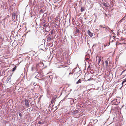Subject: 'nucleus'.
Returning <instances> with one entry per match:
<instances>
[{
	"mask_svg": "<svg viewBox=\"0 0 126 126\" xmlns=\"http://www.w3.org/2000/svg\"><path fill=\"white\" fill-rule=\"evenodd\" d=\"M12 18L13 21H16L17 20V17H16V14L15 13H13L12 14Z\"/></svg>",
	"mask_w": 126,
	"mask_h": 126,
	"instance_id": "1",
	"label": "nucleus"
},
{
	"mask_svg": "<svg viewBox=\"0 0 126 126\" xmlns=\"http://www.w3.org/2000/svg\"><path fill=\"white\" fill-rule=\"evenodd\" d=\"M25 104L27 107H29L30 105L28 100L27 99H25L24 100Z\"/></svg>",
	"mask_w": 126,
	"mask_h": 126,
	"instance_id": "2",
	"label": "nucleus"
},
{
	"mask_svg": "<svg viewBox=\"0 0 126 126\" xmlns=\"http://www.w3.org/2000/svg\"><path fill=\"white\" fill-rule=\"evenodd\" d=\"M49 36L48 35L47 36L46 38H47V42H50V41H51L53 39V37L52 36Z\"/></svg>",
	"mask_w": 126,
	"mask_h": 126,
	"instance_id": "3",
	"label": "nucleus"
},
{
	"mask_svg": "<svg viewBox=\"0 0 126 126\" xmlns=\"http://www.w3.org/2000/svg\"><path fill=\"white\" fill-rule=\"evenodd\" d=\"M87 33L88 35L91 37H92L93 35V33L91 32L89 30H88L87 31Z\"/></svg>",
	"mask_w": 126,
	"mask_h": 126,
	"instance_id": "4",
	"label": "nucleus"
},
{
	"mask_svg": "<svg viewBox=\"0 0 126 126\" xmlns=\"http://www.w3.org/2000/svg\"><path fill=\"white\" fill-rule=\"evenodd\" d=\"M102 4L104 6L106 7H108L109 5V3H107L103 2L102 3Z\"/></svg>",
	"mask_w": 126,
	"mask_h": 126,
	"instance_id": "5",
	"label": "nucleus"
},
{
	"mask_svg": "<svg viewBox=\"0 0 126 126\" xmlns=\"http://www.w3.org/2000/svg\"><path fill=\"white\" fill-rule=\"evenodd\" d=\"M98 64H99V63H100V62H101V59L103 58V57H101V56H98Z\"/></svg>",
	"mask_w": 126,
	"mask_h": 126,
	"instance_id": "6",
	"label": "nucleus"
},
{
	"mask_svg": "<svg viewBox=\"0 0 126 126\" xmlns=\"http://www.w3.org/2000/svg\"><path fill=\"white\" fill-rule=\"evenodd\" d=\"M106 66V67H107L109 66L108 61V60H106L105 62Z\"/></svg>",
	"mask_w": 126,
	"mask_h": 126,
	"instance_id": "7",
	"label": "nucleus"
},
{
	"mask_svg": "<svg viewBox=\"0 0 126 126\" xmlns=\"http://www.w3.org/2000/svg\"><path fill=\"white\" fill-rule=\"evenodd\" d=\"M106 26L105 25H100L99 26V27L100 28H105Z\"/></svg>",
	"mask_w": 126,
	"mask_h": 126,
	"instance_id": "8",
	"label": "nucleus"
},
{
	"mask_svg": "<svg viewBox=\"0 0 126 126\" xmlns=\"http://www.w3.org/2000/svg\"><path fill=\"white\" fill-rule=\"evenodd\" d=\"M81 83V80L80 79H79L78 81L76 83V84H78L79 83Z\"/></svg>",
	"mask_w": 126,
	"mask_h": 126,
	"instance_id": "9",
	"label": "nucleus"
},
{
	"mask_svg": "<svg viewBox=\"0 0 126 126\" xmlns=\"http://www.w3.org/2000/svg\"><path fill=\"white\" fill-rule=\"evenodd\" d=\"M17 67V66H15L14 68H13V69H12V71L13 72L14 71L16 70V68Z\"/></svg>",
	"mask_w": 126,
	"mask_h": 126,
	"instance_id": "10",
	"label": "nucleus"
},
{
	"mask_svg": "<svg viewBox=\"0 0 126 126\" xmlns=\"http://www.w3.org/2000/svg\"><path fill=\"white\" fill-rule=\"evenodd\" d=\"M126 82V78L125 79H124V80L122 81V84L123 85L124 83Z\"/></svg>",
	"mask_w": 126,
	"mask_h": 126,
	"instance_id": "11",
	"label": "nucleus"
},
{
	"mask_svg": "<svg viewBox=\"0 0 126 126\" xmlns=\"http://www.w3.org/2000/svg\"><path fill=\"white\" fill-rule=\"evenodd\" d=\"M90 57H85V59L86 61H88V60L89 59Z\"/></svg>",
	"mask_w": 126,
	"mask_h": 126,
	"instance_id": "12",
	"label": "nucleus"
},
{
	"mask_svg": "<svg viewBox=\"0 0 126 126\" xmlns=\"http://www.w3.org/2000/svg\"><path fill=\"white\" fill-rule=\"evenodd\" d=\"M78 110H75V111H74L72 113V114H76V113H78Z\"/></svg>",
	"mask_w": 126,
	"mask_h": 126,
	"instance_id": "13",
	"label": "nucleus"
},
{
	"mask_svg": "<svg viewBox=\"0 0 126 126\" xmlns=\"http://www.w3.org/2000/svg\"><path fill=\"white\" fill-rule=\"evenodd\" d=\"M49 18L50 19H53L54 18L53 16H51Z\"/></svg>",
	"mask_w": 126,
	"mask_h": 126,
	"instance_id": "14",
	"label": "nucleus"
},
{
	"mask_svg": "<svg viewBox=\"0 0 126 126\" xmlns=\"http://www.w3.org/2000/svg\"><path fill=\"white\" fill-rule=\"evenodd\" d=\"M84 10V8H83V7H81V12H82Z\"/></svg>",
	"mask_w": 126,
	"mask_h": 126,
	"instance_id": "15",
	"label": "nucleus"
},
{
	"mask_svg": "<svg viewBox=\"0 0 126 126\" xmlns=\"http://www.w3.org/2000/svg\"><path fill=\"white\" fill-rule=\"evenodd\" d=\"M76 32H77L78 33H79V29H77L76 30Z\"/></svg>",
	"mask_w": 126,
	"mask_h": 126,
	"instance_id": "16",
	"label": "nucleus"
},
{
	"mask_svg": "<svg viewBox=\"0 0 126 126\" xmlns=\"http://www.w3.org/2000/svg\"><path fill=\"white\" fill-rule=\"evenodd\" d=\"M106 29H110L109 27H108L107 26H106L105 27V28Z\"/></svg>",
	"mask_w": 126,
	"mask_h": 126,
	"instance_id": "17",
	"label": "nucleus"
},
{
	"mask_svg": "<svg viewBox=\"0 0 126 126\" xmlns=\"http://www.w3.org/2000/svg\"><path fill=\"white\" fill-rule=\"evenodd\" d=\"M43 26L44 27H46L47 26L46 23L44 24V25H43Z\"/></svg>",
	"mask_w": 126,
	"mask_h": 126,
	"instance_id": "18",
	"label": "nucleus"
},
{
	"mask_svg": "<svg viewBox=\"0 0 126 126\" xmlns=\"http://www.w3.org/2000/svg\"><path fill=\"white\" fill-rule=\"evenodd\" d=\"M9 16V15H7L5 18V19H6L7 17H8Z\"/></svg>",
	"mask_w": 126,
	"mask_h": 126,
	"instance_id": "19",
	"label": "nucleus"
},
{
	"mask_svg": "<svg viewBox=\"0 0 126 126\" xmlns=\"http://www.w3.org/2000/svg\"><path fill=\"white\" fill-rule=\"evenodd\" d=\"M53 31H52L51 32V34L50 35V36H52V34H53Z\"/></svg>",
	"mask_w": 126,
	"mask_h": 126,
	"instance_id": "20",
	"label": "nucleus"
},
{
	"mask_svg": "<svg viewBox=\"0 0 126 126\" xmlns=\"http://www.w3.org/2000/svg\"><path fill=\"white\" fill-rule=\"evenodd\" d=\"M22 115L20 113V112L19 113V115L21 117L22 116Z\"/></svg>",
	"mask_w": 126,
	"mask_h": 126,
	"instance_id": "21",
	"label": "nucleus"
},
{
	"mask_svg": "<svg viewBox=\"0 0 126 126\" xmlns=\"http://www.w3.org/2000/svg\"><path fill=\"white\" fill-rule=\"evenodd\" d=\"M73 73H69V75H72Z\"/></svg>",
	"mask_w": 126,
	"mask_h": 126,
	"instance_id": "22",
	"label": "nucleus"
},
{
	"mask_svg": "<svg viewBox=\"0 0 126 126\" xmlns=\"http://www.w3.org/2000/svg\"><path fill=\"white\" fill-rule=\"evenodd\" d=\"M53 100H53V99H52V101H51V103H52V102H53Z\"/></svg>",
	"mask_w": 126,
	"mask_h": 126,
	"instance_id": "23",
	"label": "nucleus"
},
{
	"mask_svg": "<svg viewBox=\"0 0 126 126\" xmlns=\"http://www.w3.org/2000/svg\"><path fill=\"white\" fill-rule=\"evenodd\" d=\"M124 70L123 71H122V72L121 73V75L124 72Z\"/></svg>",
	"mask_w": 126,
	"mask_h": 126,
	"instance_id": "24",
	"label": "nucleus"
},
{
	"mask_svg": "<svg viewBox=\"0 0 126 126\" xmlns=\"http://www.w3.org/2000/svg\"><path fill=\"white\" fill-rule=\"evenodd\" d=\"M124 18H123V19H122L121 20H120V21H122V20Z\"/></svg>",
	"mask_w": 126,
	"mask_h": 126,
	"instance_id": "25",
	"label": "nucleus"
},
{
	"mask_svg": "<svg viewBox=\"0 0 126 126\" xmlns=\"http://www.w3.org/2000/svg\"><path fill=\"white\" fill-rule=\"evenodd\" d=\"M90 66H89L88 68H90Z\"/></svg>",
	"mask_w": 126,
	"mask_h": 126,
	"instance_id": "26",
	"label": "nucleus"
},
{
	"mask_svg": "<svg viewBox=\"0 0 126 126\" xmlns=\"http://www.w3.org/2000/svg\"><path fill=\"white\" fill-rule=\"evenodd\" d=\"M91 73H92V72H91Z\"/></svg>",
	"mask_w": 126,
	"mask_h": 126,
	"instance_id": "27",
	"label": "nucleus"
},
{
	"mask_svg": "<svg viewBox=\"0 0 126 126\" xmlns=\"http://www.w3.org/2000/svg\"><path fill=\"white\" fill-rule=\"evenodd\" d=\"M91 73H92V72H91Z\"/></svg>",
	"mask_w": 126,
	"mask_h": 126,
	"instance_id": "28",
	"label": "nucleus"
},
{
	"mask_svg": "<svg viewBox=\"0 0 126 126\" xmlns=\"http://www.w3.org/2000/svg\"><path fill=\"white\" fill-rule=\"evenodd\" d=\"M105 14V15H106V14Z\"/></svg>",
	"mask_w": 126,
	"mask_h": 126,
	"instance_id": "29",
	"label": "nucleus"
},
{
	"mask_svg": "<svg viewBox=\"0 0 126 126\" xmlns=\"http://www.w3.org/2000/svg\"><path fill=\"white\" fill-rule=\"evenodd\" d=\"M56 19H57V18H56Z\"/></svg>",
	"mask_w": 126,
	"mask_h": 126,
	"instance_id": "30",
	"label": "nucleus"
}]
</instances>
